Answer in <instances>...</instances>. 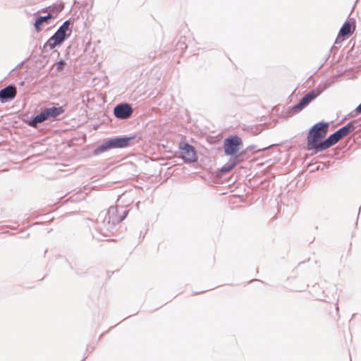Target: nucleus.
Listing matches in <instances>:
<instances>
[{"label": "nucleus", "mask_w": 361, "mask_h": 361, "mask_svg": "<svg viewBox=\"0 0 361 361\" xmlns=\"http://www.w3.org/2000/svg\"><path fill=\"white\" fill-rule=\"evenodd\" d=\"M355 127L353 123H348L343 127L341 128L336 132L338 133L340 137L342 139L343 137L348 135L349 133L353 132L355 130Z\"/></svg>", "instance_id": "11"}, {"label": "nucleus", "mask_w": 361, "mask_h": 361, "mask_svg": "<svg viewBox=\"0 0 361 361\" xmlns=\"http://www.w3.org/2000/svg\"><path fill=\"white\" fill-rule=\"evenodd\" d=\"M356 111L361 113V104L356 108Z\"/></svg>", "instance_id": "17"}, {"label": "nucleus", "mask_w": 361, "mask_h": 361, "mask_svg": "<svg viewBox=\"0 0 361 361\" xmlns=\"http://www.w3.org/2000/svg\"><path fill=\"white\" fill-rule=\"evenodd\" d=\"M46 114L48 118H55L64 112V109L62 106L60 107H51L45 109Z\"/></svg>", "instance_id": "12"}, {"label": "nucleus", "mask_w": 361, "mask_h": 361, "mask_svg": "<svg viewBox=\"0 0 361 361\" xmlns=\"http://www.w3.org/2000/svg\"><path fill=\"white\" fill-rule=\"evenodd\" d=\"M355 29V25L353 21H346L344 23L339 33L337 36L336 42H342L345 37L350 35Z\"/></svg>", "instance_id": "6"}, {"label": "nucleus", "mask_w": 361, "mask_h": 361, "mask_svg": "<svg viewBox=\"0 0 361 361\" xmlns=\"http://www.w3.org/2000/svg\"><path fill=\"white\" fill-rule=\"evenodd\" d=\"M243 145V142L240 137L237 135L228 137L224 141V153L228 156L238 157L241 155V153H239V151L242 148Z\"/></svg>", "instance_id": "3"}, {"label": "nucleus", "mask_w": 361, "mask_h": 361, "mask_svg": "<svg viewBox=\"0 0 361 361\" xmlns=\"http://www.w3.org/2000/svg\"><path fill=\"white\" fill-rule=\"evenodd\" d=\"M48 118L47 114H46L45 109L42 111L39 115L36 116L33 120L32 123L36 124L38 123H42L47 120Z\"/></svg>", "instance_id": "14"}, {"label": "nucleus", "mask_w": 361, "mask_h": 361, "mask_svg": "<svg viewBox=\"0 0 361 361\" xmlns=\"http://www.w3.org/2000/svg\"><path fill=\"white\" fill-rule=\"evenodd\" d=\"M133 139V137H116L110 139L101 145L97 149H96L94 152V154H99L113 148L126 147L130 145V143Z\"/></svg>", "instance_id": "2"}, {"label": "nucleus", "mask_w": 361, "mask_h": 361, "mask_svg": "<svg viewBox=\"0 0 361 361\" xmlns=\"http://www.w3.org/2000/svg\"><path fill=\"white\" fill-rule=\"evenodd\" d=\"M51 18V14H48L47 16H44V17L41 16V17L37 18V19L36 20V21L35 23V27L36 30L37 32L40 31L42 24L44 22H47Z\"/></svg>", "instance_id": "13"}, {"label": "nucleus", "mask_w": 361, "mask_h": 361, "mask_svg": "<svg viewBox=\"0 0 361 361\" xmlns=\"http://www.w3.org/2000/svg\"><path fill=\"white\" fill-rule=\"evenodd\" d=\"M63 65V61L59 62V66H58V69H61Z\"/></svg>", "instance_id": "18"}, {"label": "nucleus", "mask_w": 361, "mask_h": 361, "mask_svg": "<svg viewBox=\"0 0 361 361\" xmlns=\"http://www.w3.org/2000/svg\"><path fill=\"white\" fill-rule=\"evenodd\" d=\"M341 138L340 137L338 133L336 131L334 134L331 135L327 139L323 140L322 145H320L322 149H326L336 143H337Z\"/></svg>", "instance_id": "10"}, {"label": "nucleus", "mask_w": 361, "mask_h": 361, "mask_svg": "<svg viewBox=\"0 0 361 361\" xmlns=\"http://www.w3.org/2000/svg\"><path fill=\"white\" fill-rule=\"evenodd\" d=\"M16 88L13 86H8L0 91V99L4 100L12 99L16 96Z\"/></svg>", "instance_id": "9"}, {"label": "nucleus", "mask_w": 361, "mask_h": 361, "mask_svg": "<svg viewBox=\"0 0 361 361\" xmlns=\"http://www.w3.org/2000/svg\"><path fill=\"white\" fill-rule=\"evenodd\" d=\"M329 123L320 122L315 124L309 131L307 137V149L308 150L314 149L316 152L324 151V149L320 148L322 145V139L327 134Z\"/></svg>", "instance_id": "1"}, {"label": "nucleus", "mask_w": 361, "mask_h": 361, "mask_svg": "<svg viewBox=\"0 0 361 361\" xmlns=\"http://www.w3.org/2000/svg\"><path fill=\"white\" fill-rule=\"evenodd\" d=\"M114 112L116 118L126 119L131 116L133 113V109L128 104H123L116 106L114 108Z\"/></svg>", "instance_id": "7"}, {"label": "nucleus", "mask_w": 361, "mask_h": 361, "mask_svg": "<svg viewBox=\"0 0 361 361\" xmlns=\"http://www.w3.org/2000/svg\"><path fill=\"white\" fill-rule=\"evenodd\" d=\"M319 92H316L314 90L307 93L302 98L300 102L295 106L294 109L295 110H301L313 99H314L319 94Z\"/></svg>", "instance_id": "8"}, {"label": "nucleus", "mask_w": 361, "mask_h": 361, "mask_svg": "<svg viewBox=\"0 0 361 361\" xmlns=\"http://www.w3.org/2000/svg\"><path fill=\"white\" fill-rule=\"evenodd\" d=\"M56 10L58 11H61L63 8V5H59L58 6L56 7Z\"/></svg>", "instance_id": "16"}, {"label": "nucleus", "mask_w": 361, "mask_h": 361, "mask_svg": "<svg viewBox=\"0 0 361 361\" xmlns=\"http://www.w3.org/2000/svg\"><path fill=\"white\" fill-rule=\"evenodd\" d=\"M178 44H181V49H185L186 48L185 38L181 37L180 41L178 42Z\"/></svg>", "instance_id": "15"}, {"label": "nucleus", "mask_w": 361, "mask_h": 361, "mask_svg": "<svg viewBox=\"0 0 361 361\" xmlns=\"http://www.w3.org/2000/svg\"><path fill=\"white\" fill-rule=\"evenodd\" d=\"M180 155L186 162H195L197 155L193 147L188 144H182L180 146Z\"/></svg>", "instance_id": "5"}, {"label": "nucleus", "mask_w": 361, "mask_h": 361, "mask_svg": "<svg viewBox=\"0 0 361 361\" xmlns=\"http://www.w3.org/2000/svg\"><path fill=\"white\" fill-rule=\"evenodd\" d=\"M70 23L67 20L59 28L56 33L48 40L47 45L50 49H54L63 42L66 38V31L69 29Z\"/></svg>", "instance_id": "4"}]
</instances>
